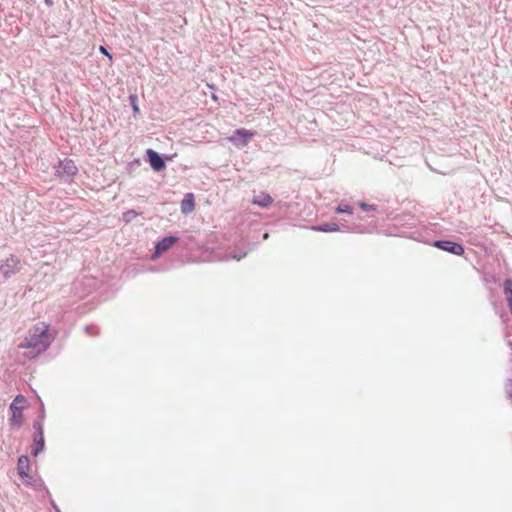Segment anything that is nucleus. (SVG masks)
<instances>
[{"label":"nucleus","instance_id":"f257e3e1","mask_svg":"<svg viewBox=\"0 0 512 512\" xmlns=\"http://www.w3.org/2000/svg\"><path fill=\"white\" fill-rule=\"evenodd\" d=\"M48 330L49 326L45 323L35 326L30 335L21 342L19 348L35 350L31 357L40 354L50 345Z\"/></svg>","mask_w":512,"mask_h":512},{"label":"nucleus","instance_id":"f03ea898","mask_svg":"<svg viewBox=\"0 0 512 512\" xmlns=\"http://www.w3.org/2000/svg\"><path fill=\"white\" fill-rule=\"evenodd\" d=\"M27 399L23 395H17L10 405V425L20 428L24 424L23 410L27 407Z\"/></svg>","mask_w":512,"mask_h":512},{"label":"nucleus","instance_id":"7ed1b4c3","mask_svg":"<svg viewBox=\"0 0 512 512\" xmlns=\"http://www.w3.org/2000/svg\"><path fill=\"white\" fill-rule=\"evenodd\" d=\"M255 135L254 131L247 130L244 128L236 129L231 137H229V141L233 143L235 146H246L250 139Z\"/></svg>","mask_w":512,"mask_h":512},{"label":"nucleus","instance_id":"20e7f679","mask_svg":"<svg viewBox=\"0 0 512 512\" xmlns=\"http://www.w3.org/2000/svg\"><path fill=\"white\" fill-rule=\"evenodd\" d=\"M78 172V168L73 160L66 159L64 161H61L56 173L61 178H71L75 176Z\"/></svg>","mask_w":512,"mask_h":512},{"label":"nucleus","instance_id":"39448f33","mask_svg":"<svg viewBox=\"0 0 512 512\" xmlns=\"http://www.w3.org/2000/svg\"><path fill=\"white\" fill-rule=\"evenodd\" d=\"M434 246L441 250L455 254L457 256H461L464 254L463 246L452 241H436L434 243Z\"/></svg>","mask_w":512,"mask_h":512},{"label":"nucleus","instance_id":"423d86ee","mask_svg":"<svg viewBox=\"0 0 512 512\" xmlns=\"http://www.w3.org/2000/svg\"><path fill=\"white\" fill-rule=\"evenodd\" d=\"M178 241L177 237L169 236L163 238L156 244L155 252L153 254V259L158 258L161 254L168 251L176 242Z\"/></svg>","mask_w":512,"mask_h":512},{"label":"nucleus","instance_id":"0eeeda50","mask_svg":"<svg viewBox=\"0 0 512 512\" xmlns=\"http://www.w3.org/2000/svg\"><path fill=\"white\" fill-rule=\"evenodd\" d=\"M146 155L148 157L149 164L153 170L161 171L165 168V162L160 157V155L153 149H148L146 151Z\"/></svg>","mask_w":512,"mask_h":512},{"label":"nucleus","instance_id":"6e6552de","mask_svg":"<svg viewBox=\"0 0 512 512\" xmlns=\"http://www.w3.org/2000/svg\"><path fill=\"white\" fill-rule=\"evenodd\" d=\"M17 471L21 478H27L30 476V461L25 455H21L17 462Z\"/></svg>","mask_w":512,"mask_h":512},{"label":"nucleus","instance_id":"1a4fd4ad","mask_svg":"<svg viewBox=\"0 0 512 512\" xmlns=\"http://www.w3.org/2000/svg\"><path fill=\"white\" fill-rule=\"evenodd\" d=\"M195 208V198L192 193H187L181 202V211L184 214L191 213Z\"/></svg>","mask_w":512,"mask_h":512},{"label":"nucleus","instance_id":"9d476101","mask_svg":"<svg viewBox=\"0 0 512 512\" xmlns=\"http://www.w3.org/2000/svg\"><path fill=\"white\" fill-rule=\"evenodd\" d=\"M272 198L268 194H261L254 197L253 203L259 205L260 207L266 208L271 205Z\"/></svg>","mask_w":512,"mask_h":512},{"label":"nucleus","instance_id":"9b49d317","mask_svg":"<svg viewBox=\"0 0 512 512\" xmlns=\"http://www.w3.org/2000/svg\"><path fill=\"white\" fill-rule=\"evenodd\" d=\"M44 447V435H36L32 446V454L37 456Z\"/></svg>","mask_w":512,"mask_h":512},{"label":"nucleus","instance_id":"f8f14e48","mask_svg":"<svg viewBox=\"0 0 512 512\" xmlns=\"http://www.w3.org/2000/svg\"><path fill=\"white\" fill-rule=\"evenodd\" d=\"M315 231H321V232H337L339 231V226L336 223L332 224H325L321 226H315L312 228Z\"/></svg>","mask_w":512,"mask_h":512},{"label":"nucleus","instance_id":"ddd939ff","mask_svg":"<svg viewBox=\"0 0 512 512\" xmlns=\"http://www.w3.org/2000/svg\"><path fill=\"white\" fill-rule=\"evenodd\" d=\"M336 212H337V213H347V214H351V213H352V208H351L349 205H339V206L336 208Z\"/></svg>","mask_w":512,"mask_h":512},{"label":"nucleus","instance_id":"4468645a","mask_svg":"<svg viewBox=\"0 0 512 512\" xmlns=\"http://www.w3.org/2000/svg\"><path fill=\"white\" fill-rule=\"evenodd\" d=\"M246 255H247V252L236 253V254H231V255L227 256L226 259H230L231 258L233 260L240 261Z\"/></svg>","mask_w":512,"mask_h":512},{"label":"nucleus","instance_id":"2eb2a0df","mask_svg":"<svg viewBox=\"0 0 512 512\" xmlns=\"http://www.w3.org/2000/svg\"><path fill=\"white\" fill-rule=\"evenodd\" d=\"M33 427L34 429L36 430L37 434L36 435H44L43 433V424L41 421H35L33 423Z\"/></svg>","mask_w":512,"mask_h":512},{"label":"nucleus","instance_id":"dca6fc26","mask_svg":"<svg viewBox=\"0 0 512 512\" xmlns=\"http://www.w3.org/2000/svg\"><path fill=\"white\" fill-rule=\"evenodd\" d=\"M512 291V279H506L504 282V292Z\"/></svg>","mask_w":512,"mask_h":512},{"label":"nucleus","instance_id":"f3484780","mask_svg":"<svg viewBox=\"0 0 512 512\" xmlns=\"http://www.w3.org/2000/svg\"><path fill=\"white\" fill-rule=\"evenodd\" d=\"M505 294L507 295L508 304H509L510 310L512 312V290L505 292Z\"/></svg>","mask_w":512,"mask_h":512},{"label":"nucleus","instance_id":"a211bd4d","mask_svg":"<svg viewBox=\"0 0 512 512\" xmlns=\"http://www.w3.org/2000/svg\"><path fill=\"white\" fill-rule=\"evenodd\" d=\"M99 51L106 55L109 59H112V55L108 52V50L104 46H100Z\"/></svg>","mask_w":512,"mask_h":512},{"label":"nucleus","instance_id":"6ab92c4d","mask_svg":"<svg viewBox=\"0 0 512 512\" xmlns=\"http://www.w3.org/2000/svg\"><path fill=\"white\" fill-rule=\"evenodd\" d=\"M133 110H134L135 113L138 112V110H139L138 106L137 105H133Z\"/></svg>","mask_w":512,"mask_h":512},{"label":"nucleus","instance_id":"aec40b11","mask_svg":"<svg viewBox=\"0 0 512 512\" xmlns=\"http://www.w3.org/2000/svg\"><path fill=\"white\" fill-rule=\"evenodd\" d=\"M212 99H213L214 101H217V100H218L217 95L213 94V95H212Z\"/></svg>","mask_w":512,"mask_h":512},{"label":"nucleus","instance_id":"412c9836","mask_svg":"<svg viewBox=\"0 0 512 512\" xmlns=\"http://www.w3.org/2000/svg\"><path fill=\"white\" fill-rule=\"evenodd\" d=\"M48 5L52 4V0H45Z\"/></svg>","mask_w":512,"mask_h":512},{"label":"nucleus","instance_id":"4be33fe9","mask_svg":"<svg viewBox=\"0 0 512 512\" xmlns=\"http://www.w3.org/2000/svg\"><path fill=\"white\" fill-rule=\"evenodd\" d=\"M268 237H269L268 233H265L263 236L264 239H267Z\"/></svg>","mask_w":512,"mask_h":512},{"label":"nucleus","instance_id":"5701e85b","mask_svg":"<svg viewBox=\"0 0 512 512\" xmlns=\"http://www.w3.org/2000/svg\"><path fill=\"white\" fill-rule=\"evenodd\" d=\"M361 207H362L363 209H365L367 206H366V204L362 203V204H361Z\"/></svg>","mask_w":512,"mask_h":512}]
</instances>
